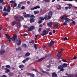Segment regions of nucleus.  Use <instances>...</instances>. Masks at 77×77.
Returning a JSON list of instances; mask_svg holds the SVG:
<instances>
[{
  "instance_id": "f257e3e1",
  "label": "nucleus",
  "mask_w": 77,
  "mask_h": 77,
  "mask_svg": "<svg viewBox=\"0 0 77 77\" xmlns=\"http://www.w3.org/2000/svg\"><path fill=\"white\" fill-rule=\"evenodd\" d=\"M67 66H68L67 64L64 63L63 64L62 66L61 65L59 66L58 67V69H60V71L63 72L65 71V69H63V68H66L67 67Z\"/></svg>"
},
{
  "instance_id": "f03ea898",
  "label": "nucleus",
  "mask_w": 77,
  "mask_h": 77,
  "mask_svg": "<svg viewBox=\"0 0 77 77\" xmlns=\"http://www.w3.org/2000/svg\"><path fill=\"white\" fill-rule=\"evenodd\" d=\"M17 35H13V37L12 39V38H9L7 39V41H8V42H11V39H12V41L17 42L18 39H17Z\"/></svg>"
},
{
  "instance_id": "7ed1b4c3",
  "label": "nucleus",
  "mask_w": 77,
  "mask_h": 77,
  "mask_svg": "<svg viewBox=\"0 0 77 77\" xmlns=\"http://www.w3.org/2000/svg\"><path fill=\"white\" fill-rule=\"evenodd\" d=\"M60 18L62 19V20H64L65 23H69V21H71V20L67 18V16L66 15L61 16Z\"/></svg>"
},
{
  "instance_id": "20e7f679",
  "label": "nucleus",
  "mask_w": 77,
  "mask_h": 77,
  "mask_svg": "<svg viewBox=\"0 0 77 77\" xmlns=\"http://www.w3.org/2000/svg\"><path fill=\"white\" fill-rule=\"evenodd\" d=\"M23 27L25 29H28V30L29 32H30V31H32L33 30H34L35 29V27L33 26H32L30 27H28L26 25H24Z\"/></svg>"
},
{
  "instance_id": "39448f33",
  "label": "nucleus",
  "mask_w": 77,
  "mask_h": 77,
  "mask_svg": "<svg viewBox=\"0 0 77 77\" xmlns=\"http://www.w3.org/2000/svg\"><path fill=\"white\" fill-rule=\"evenodd\" d=\"M63 51V49H62L60 52H59L58 53L57 55V57H58L57 58L58 60H60V59H61V56H62V54L61 53H62Z\"/></svg>"
},
{
  "instance_id": "423d86ee",
  "label": "nucleus",
  "mask_w": 77,
  "mask_h": 77,
  "mask_svg": "<svg viewBox=\"0 0 77 77\" xmlns=\"http://www.w3.org/2000/svg\"><path fill=\"white\" fill-rule=\"evenodd\" d=\"M50 16H51L49 15H48V16L47 14H46L45 15V17H44V18L45 20L47 21L49 19H50L51 18V17Z\"/></svg>"
},
{
  "instance_id": "0eeeda50",
  "label": "nucleus",
  "mask_w": 77,
  "mask_h": 77,
  "mask_svg": "<svg viewBox=\"0 0 77 77\" xmlns=\"http://www.w3.org/2000/svg\"><path fill=\"white\" fill-rule=\"evenodd\" d=\"M48 34V32L47 31H46V30H45L42 32V33L40 34L42 36H45V35H47Z\"/></svg>"
},
{
  "instance_id": "6e6552de",
  "label": "nucleus",
  "mask_w": 77,
  "mask_h": 77,
  "mask_svg": "<svg viewBox=\"0 0 77 77\" xmlns=\"http://www.w3.org/2000/svg\"><path fill=\"white\" fill-rule=\"evenodd\" d=\"M54 41L53 40H51L50 43H49L48 46L49 47H50L51 46H53V45H54Z\"/></svg>"
},
{
  "instance_id": "1a4fd4ad",
  "label": "nucleus",
  "mask_w": 77,
  "mask_h": 77,
  "mask_svg": "<svg viewBox=\"0 0 77 77\" xmlns=\"http://www.w3.org/2000/svg\"><path fill=\"white\" fill-rule=\"evenodd\" d=\"M11 9V6H8L7 7V8L6 9V11L8 12H10V10Z\"/></svg>"
},
{
  "instance_id": "9d476101",
  "label": "nucleus",
  "mask_w": 77,
  "mask_h": 77,
  "mask_svg": "<svg viewBox=\"0 0 77 77\" xmlns=\"http://www.w3.org/2000/svg\"><path fill=\"white\" fill-rule=\"evenodd\" d=\"M52 75L53 77H57V75L56 73V72L52 73Z\"/></svg>"
},
{
  "instance_id": "9b49d317",
  "label": "nucleus",
  "mask_w": 77,
  "mask_h": 77,
  "mask_svg": "<svg viewBox=\"0 0 77 77\" xmlns=\"http://www.w3.org/2000/svg\"><path fill=\"white\" fill-rule=\"evenodd\" d=\"M5 52V50L4 49L1 50L0 51V54H3Z\"/></svg>"
},
{
  "instance_id": "f8f14e48",
  "label": "nucleus",
  "mask_w": 77,
  "mask_h": 77,
  "mask_svg": "<svg viewBox=\"0 0 77 77\" xmlns=\"http://www.w3.org/2000/svg\"><path fill=\"white\" fill-rule=\"evenodd\" d=\"M17 26L18 28V29H20L21 27V24H20V23H18L17 24Z\"/></svg>"
},
{
  "instance_id": "ddd939ff",
  "label": "nucleus",
  "mask_w": 77,
  "mask_h": 77,
  "mask_svg": "<svg viewBox=\"0 0 77 77\" xmlns=\"http://www.w3.org/2000/svg\"><path fill=\"white\" fill-rule=\"evenodd\" d=\"M5 70H6L5 71V72L6 73H8L10 71V70H9V69H8V68H4V69Z\"/></svg>"
},
{
  "instance_id": "4468645a",
  "label": "nucleus",
  "mask_w": 77,
  "mask_h": 77,
  "mask_svg": "<svg viewBox=\"0 0 77 77\" xmlns=\"http://www.w3.org/2000/svg\"><path fill=\"white\" fill-rule=\"evenodd\" d=\"M24 18H29L30 15L29 14H26L23 15Z\"/></svg>"
},
{
  "instance_id": "2eb2a0df",
  "label": "nucleus",
  "mask_w": 77,
  "mask_h": 77,
  "mask_svg": "<svg viewBox=\"0 0 77 77\" xmlns=\"http://www.w3.org/2000/svg\"><path fill=\"white\" fill-rule=\"evenodd\" d=\"M14 18L16 19V21H20V19L19 18V17H18L15 16Z\"/></svg>"
},
{
  "instance_id": "dca6fc26",
  "label": "nucleus",
  "mask_w": 77,
  "mask_h": 77,
  "mask_svg": "<svg viewBox=\"0 0 77 77\" xmlns=\"http://www.w3.org/2000/svg\"><path fill=\"white\" fill-rule=\"evenodd\" d=\"M26 74L28 76L30 75V76H34L35 75H34V74L26 72Z\"/></svg>"
},
{
  "instance_id": "f3484780",
  "label": "nucleus",
  "mask_w": 77,
  "mask_h": 77,
  "mask_svg": "<svg viewBox=\"0 0 77 77\" xmlns=\"http://www.w3.org/2000/svg\"><path fill=\"white\" fill-rule=\"evenodd\" d=\"M35 21V19L33 18H31L30 19V23H33Z\"/></svg>"
},
{
  "instance_id": "a211bd4d",
  "label": "nucleus",
  "mask_w": 77,
  "mask_h": 77,
  "mask_svg": "<svg viewBox=\"0 0 77 77\" xmlns=\"http://www.w3.org/2000/svg\"><path fill=\"white\" fill-rule=\"evenodd\" d=\"M21 43V41L19 40L17 42V44L18 45H20V44Z\"/></svg>"
},
{
  "instance_id": "6ab92c4d",
  "label": "nucleus",
  "mask_w": 77,
  "mask_h": 77,
  "mask_svg": "<svg viewBox=\"0 0 77 77\" xmlns=\"http://www.w3.org/2000/svg\"><path fill=\"white\" fill-rule=\"evenodd\" d=\"M30 55V53L29 52H27L25 54V56H26L28 57V56H29Z\"/></svg>"
},
{
  "instance_id": "aec40b11",
  "label": "nucleus",
  "mask_w": 77,
  "mask_h": 77,
  "mask_svg": "<svg viewBox=\"0 0 77 77\" xmlns=\"http://www.w3.org/2000/svg\"><path fill=\"white\" fill-rule=\"evenodd\" d=\"M48 15H49L50 16H51L53 15V12L52 11H50L48 12Z\"/></svg>"
},
{
  "instance_id": "412c9836",
  "label": "nucleus",
  "mask_w": 77,
  "mask_h": 77,
  "mask_svg": "<svg viewBox=\"0 0 77 77\" xmlns=\"http://www.w3.org/2000/svg\"><path fill=\"white\" fill-rule=\"evenodd\" d=\"M34 48H35V50H37V48H38V46L36 45V44L35 43L34 44Z\"/></svg>"
},
{
  "instance_id": "4be33fe9",
  "label": "nucleus",
  "mask_w": 77,
  "mask_h": 77,
  "mask_svg": "<svg viewBox=\"0 0 77 77\" xmlns=\"http://www.w3.org/2000/svg\"><path fill=\"white\" fill-rule=\"evenodd\" d=\"M5 35H6L5 37L7 38H8V39H9V38H11V37H10V36H9V34H5Z\"/></svg>"
},
{
  "instance_id": "5701e85b",
  "label": "nucleus",
  "mask_w": 77,
  "mask_h": 77,
  "mask_svg": "<svg viewBox=\"0 0 77 77\" xmlns=\"http://www.w3.org/2000/svg\"><path fill=\"white\" fill-rule=\"evenodd\" d=\"M44 59V58H41L40 59L38 60L37 61L38 62H41V61H42V60H43Z\"/></svg>"
},
{
  "instance_id": "b1692460",
  "label": "nucleus",
  "mask_w": 77,
  "mask_h": 77,
  "mask_svg": "<svg viewBox=\"0 0 77 77\" xmlns=\"http://www.w3.org/2000/svg\"><path fill=\"white\" fill-rule=\"evenodd\" d=\"M74 76V75L73 74H69L68 75V77H72Z\"/></svg>"
},
{
  "instance_id": "393cba45",
  "label": "nucleus",
  "mask_w": 77,
  "mask_h": 77,
  "mask_svg": "<svg viewBox=\"0 0 77 77\" xmlns=\"http://www.w3.org/2000/svg\"><path fill=\"white\" fill-rule=\"evenodd\" d=\"M57 8L58 10L60 9H61V6L60 5H57Z\"/></svg>"
},
{
  "instance_id": "a878e982",
  "label": "nucleus",
  "mask_w": 77,
  "mask_h": 77,
  "mask_svg": "<svg viewBox=\"0 0 77 77\" xmlns=\"http://www.w3.org/2000/svg\"><path fill=\"white\" fill-rule=\"evenodd\" d=\"M52 24H53V23L52 22H50L48 24V27H51L52 26Z\"/></svg>"
},
{
  "instance_id": "bb28decb",
  "label": "nucleus",
  "mask_w": 77,
  "mask_h": 77,
  "mask_svg": "<svg viewBox=\"0 0 77 77\" xmlns=\"http://www.w3.org/2000/svg\"><path fill=\"white\" fill-rule=\"evenodd\" d=\"M63 41H68V39L67 38L65 37L63 38Z\"/></svg>"
},
{
  "instance_id": "cd10ccee",
  "label": "nucleus",
  "mask_w": 77,
  "mask_h": 77,
  "mask_svg": "<svg viewBox=\"0 0 77 77\" xmlns=\"http://www.w3.org/2000/svg\"><path fill=\"white\" fill-rule=\"evenodd\" d=\"M24 68V65L23 64L20 65L19 66V68Z\"/></svg>"
},
{
  "instance_id": "c85d7f7f",
  "label": "nucleus",
  "mask_w": 77,
  "mask_h": 77,
  "mask_svg": "<svg viewBox=\"0 0 77 77\" xmlns=\"http://www.w3.org/2000/svg\"><path fill=\"white\" fill-rule=\"evenodd\" d=\"M51 55V54H48L45 55V57H47L50 56Z\"/></svg>"
},
{
  "instance_id": "c756f323",
  "label": "nucleus",
  "mask_w": 77,
  "mask_h": 77,
  "mask_svg": "<svg viewBox=\"0 0 77 77\" xmlns=\"http://www.w3.org/2000/svg\"><path fill=\"white\" fill-rule=\"evenodd\" d=\"M5 67L7 68H9V69H11V66L9 65H7L5 66Z\"/></svg>"
},
{
  "instance_id": "7c9ffc66",
  "label": "nucleus",
  "mask_w": 77,
  "mask_h": 77,
  "mask_svg": "<svg viewBox=\"0 0 77 77\" xmlns=\"http://www.w3.org/2000/svg\"><path fill=\"white\" fill-rule=\"evenodd\" d=\"M15 24H16V21H14L12 23V25L13 26H14Z\"/></svg>"
},
{
  "instance_id": "2f4dec72",
  "label": "nucleus",
  "mask_w": 77,
  "mask_h": 77,
  "mask_svg": "<svg viewBox=\"0 0 77 77\" xmlns=\"http://www.w3.org/2000/svg\"><path fill=\"white\" fill-rule=\"evenodd\" d=\"M8 13H7L6 12H4L3 14V15L4 16H6V15H8Z\"/></svg>"
},
{
  "instance_id": "473e14b6",
  "label": "nucleus",
  "mask_w": 77,
  "mask_h": 77,
  "mask_svg": "<svg viewBox=\"0 0 77 77\" xmlns=\"http://www.w3.org/2000/svg\"><path fill=\"white\" fill-rule=\"evenodd\" d=\"M21 4H23V5H26V2L24 1L20 2Z\"/></svg>"
},
{
  "instance_id": "72a5a7b5",
  "label": "nucleus",
  "mask_w": 77,
  "mask_h": 77,
  "mask_svg": "<svg viewBox=\"0 0 77 77\" xmlns=\"http://www.w3.org/2000/svg\"><path fill=\"white\" fill-rule=\"evenodd\" d=\"M46 32H50V30H51V29H50V28H48L46 29Z\"/></svg>"
},
{
  "instance_id": "f704fd0d",
  "label": "nucleus",
  "mask_w": 77,
  "mask_h": 77,
  "mask_svg": "<svg viewBox=\"0 0 77 77\" xmlns=\"http://www.w3.org/2000/svg\"><path fill=\"white\" fill-rule=\"evenodd\" d=\"M2 3V5H5V2H3V0H0V3L1 2Z\"/></svg>"
},
{
  "instance_id": "c9c22d12",
  "label": "nucleus",
  "mask_w": 77,
  "mask_h": 77,
  "mask_svg": "<svg viewBox=\"0 0 77 77\" xmlns=\"http://www.w3.org/2000/svg\"><path fill=\"white\" fill-rule=\"evenodd\" d=\"M22 46L24 48H26L27 47V45L26 44H23L22 45Z\"/></svg>"
},
{
  "instance_id": "e433bc0d",
  "label": "nucleus",
  "mask_w": 77,
  "mask_h": 77,
  "mask_svg": "<svg viewBox=\"0 0 77 77\" xmlns=\"http://www.w3.org/2000/svg\"><path fill=\"white\" fill-rule=\"evenodd\" d=\"M20 20H24V17H23V16H20Z\"/></svg>"
},
{
  "instance_id": "4c0bfd02",
  "label": "nucleus",
  "mask_w": 77,
  "mask_h": 77,
  "mask_svg": "<svg viewBox=\"0 0 77 77\" xmlns=\"http://www.w3.org/2000/svg\"><path fill=\"white\" fill-rule=\"evenodd\" d=\"M35 9H39V8H40V7L38 5H37L36 7H35Z\"/></svg>"
},
{
  "instance_id": "58836bf2",
  "label": "nucleus",
  "mask_w": 77,
  "mask_h": 77,
  "mask_svg": "<svg viewBox=\"0 0 77 77\" xmlns=\"http://www.w3.org/2000/svg\"><path fill=\"white\" fill-rule=\"evenodd\" d=\"M39 11H35L34 12V14H38V13H39Z\"/></svg>"
},
{
  "instance_id": "ea45409f",
  "label": "nucleus",
  "mask_w": 77,
  "mask_h": 77,
  "mask_svg": "<svg viewBox=\"0 0 77 77\" xmlns=\"http://www.w3.org/2000/svg\"><path fill=\"white\" fill-rule=\"evenodd\" d=\"M61 60H62V61L64 62H67V61L65 59H63Z\"/></svg>"
},
{
  "instance_id": "a19ab883",
  "label": "nucleus",
  "mask_w": 77,
  "mask_h": 77,
  "mask_svg": "<svg viewBox=\"0 0 77 77\" xmlns=\"http://www.w3.org/2000/svg\"><path fill=\"white\" fill-rule=\"evenodd\" d=\"M71 21H72V23L74 25H75V21H74L73 20H71Z\"/></svg>"
},
{
  "instance_id": "79ce46f5",
  "label": "nucleus",
  "mask_w": 77,
  "mask_h": 77,
  "mask_svg": "<svg viewBox=\"0 0 77 77\" xmlns=\"http://www.w3.org/2000/svg\"><path fill=\"white\" fill-rule=\"evenodd\" d=\"M10 3H12L13 4V3H15V1H11L10 2Z\"/></svg>"
},
{
  "instance_id": "37998d69",
  "label": "nucleus",
  "mask_w": 77,
  "mask_h": 77,
  "mask_svg": "<svg viewBox=\"0 0 77 77\" xmlns=\"http://www.w3.org/2000/svg\"><path fill=\"white\" fill-rule=\"evenodd\" d=\"M30 17H31V18H35V16L33 15H32L30 16Z\"/></svg>"
},
{
  "instance_id": "c03bdc74",
  "label": "nucleus",
  "mask_w": 77,
  "mask_h": 77,
  "mask_svg": "<svg viewBox=\"0 0 77 77\" xmlns=\"http://www.w3.org/2000/svg\"><path fill=\"white\" fill-rule=\"evenodd\" d=\"M57 25H55L54 26V29H57Z\"/></svg>"
},
{
  "instance_id": "a18cd8bd",
  "label": "nucleus",
  "mask_w": 77,
  "mask_h": 77,
  "mask_svg": "<svg viewBox=\"0 0 77 77\" xmlns=\"http://www.w3.org/2000/svg\"><path fill=\"white\" fill-rule=\"evenodd\" d=\"M17 3L15 2H14V7H17Z\"/></svg>"
},
{
  "instance_id": "49530a36",
  "label": "nucleus",
  "mask_w": 77,
  "mask_h": 77,
  "mask_svg": "<svg viewBox=\"0 0 77 77\" xmlns=\"http://www.w3.org/2000/svg\"><path fill=\"white\" fill-rule=\"evenodd\" d=\"M18 8H21V5L20 4H18V6H17Z\"/></svg>"
},
{
  "instance_id": "de8ad7c7",
  "label": "nucleus",
  "mask_w": 77,
  "mask_h": 77,
  "mask_svg": "<svg viewBox=\"0 0 77 77\" xmlns=\"http://www.w3.org/2000/svg\"><path fill=\"white\" fill-rule=\"evenodd\" d=\"M50 0H44V1L45 2H47V3H48L50 2Z\"/></svg>"
},
{
  "instance_id": "09e8293b",
  "label": "nucleus",
  "mask_w": 77,
  "mask_h": 77,
  "mask_svg": "<svg viewBox=\"0 0 77 77\" xmlns=\"http://www.w3.org/2000/svg\"><path fill=\"white\" fill-rule=\"evenodd\" d=\"M8 75L10 76H12L13 75V73H9Z\"/></svg>"
},
{
  "instance_id": "8fccbe9b",
  "label": "nucleus",
  "mask_w": 77,
  "mask_h": 77,
  "mask_svg": "<svg viewBox=\"0 0 77 77\" xmlns=\"http://www.w3.org/2000/svg\"><path fill=\"white\" fill-rule=\"evenodd\" d=\"M34 9H35V7H34V8H30V10L31 11H33V10H34Z\"/></svg>"
},
{
  "instance_id": "3c124183",
  "label": "nucleus",
  "mask_w": 77,
  "mask_h": 77,
  "mask_svg": "<svg viewBox=\"0 0 77 77\" xmlns=\"http://www.w3.org/2000/svg\"><path fill=\"white\" fill-rule=\"evenodd\" d=\"M23 36L24 37H25V36H27V35H28V34H23Z\"/></svg>"
},
{
  "instance_id": "603ef678",
  "label": "nucleus",
  "mask_w": 77,
  "mask_h": 77,
  "mask_svg": "<svg viewBox=\"0 0 77 77\" xmlns=\"http://www.w3.org/2000/svg\"><path fill=\"white\" fill-rule=\"evenodd\" d=\"M3 11H6V7H4Z\"/></svg>"
},
{
  "instance_id": "864d4df0",
  "label": "nucleus",
  "mask_w": 77,
  "mask_h": 77,
  "mask_svg": "<svg viewBox=\"0 0 77 77\" xmlns=\"http://www.w3.org/2000/svg\"><path fill=\"white\" fill-rule=\"evenodd\" d=\"M41 23H42V20H40L38 21V24H41Z\"/></svg>"
},
{
  "instance_id": "5fc2aeb1",
  "label": "nucleus",
  "mask_w": 77,
  "mask_h": 77,
  "mask_svg": "<svg viewBox=\"0 0 77 77\" xmlns=\"http://www.w3.org/2000/svg\"><path fill=\"white\" fill-rule=\"evenodd\" d=\"M40 19L42 21H44V17H40Z\"/></svg>"
},
{
  "instance_id": "6e6d98bb",
  "label": "nucleus",
  "mask_w": 77,
  "mask_h": 77,
  "mask_svg": "<svg viewBox=\"0 0 77 77\" xmlns=\"http://www.w3.org/2000/svg\"><path fill=\"white\" fill-rule=\"evenodd\" d=\"M29 43L30 44L31 43L32 44H33V40H32L31 41L29 42Z\"/></svg>"
},
{
  "instance_id": "4d7b16f0",
  "label": "nucleus",
  "mask_w": 77,
  "mask_h": 77,
  "mask_svg": "<svg viewBox=\"0 0 77 77\" xmlns=\"http://www.w3.org/2000/svg\"><path fill=\"white\" fill-rule=\"evenodd\" d=\"M51 62H52V60H50L49 62V64L51 65Z\"/></svg>"
},
{
  "instance_id": "13d9d810",
  "label": "nucleus",
  "mask_w": 77,
  "mask_h": 77,
  "mask_svg": "<svg viewBox=\"0 0 77 77\" xmlns=\"http://www.w3.org/2000/svg\"><path fill=\"white\" fill-rule=\"evenodd\" d=\"M51 66H51V65H47L46 66V68H50V67H51Z\"/></svg>"
},
{
  "instance_id": "bf43d9fd",
  "label": "nucleus",
  "mask_w": 77,
  "mask_h": 77,
  "mask_svg": "<svg viewBox=\"0 0 77 77\" xmlns=\"http://www.w3.org/2000/svg\"><path fill=\"white\" fill-rule=\"evenodd\" d=\"M46 46L45 45H44L42 46V48H46Z\"/></svg>"
},
{
  "instance_id": "052dcab7",
  "label": "nucleus",
  "mask_w": 77,
  "mask_h": 77,
  "mask_svg": "<svg viewBox=\"0 0 77 77\" xmlns=\"http://www.w3.org/2000/svg\"><path fill=\"white\" fill-rule=\"evenodd\" d=\"M24 9H25V7L23 6L21 7V9L23 10Z\"/></svg>"
},
{
  "instance_id": "680f3d73",
  "label": "nucleus",
  "mask_w": 77,
  "mask_h": 77,
  "mask_svg": "<svg viewBox=\"0 0 77 77\" xmlns=\"http://www.w3.org/2000/svg\"><path fill=\"white\" fill-rule=\"evenodd\" d=\"M26 62V60H24L22 61V63H25V62Z\"/></svg>"
},
{
  "instance_id": "e2e57ef3",
  "label": "nucleus",
  "mask_w": 77,
  "mask_h": 77,
  "mask_svg": "<svg viewBox=\"0 0 77 77\" xmlns=\"http://www.w3.org/2000/svg\"><path fill=\"white\" fill-rule=\"evenodd\" d=\"M67 23H66V22H64L63 23V24L64 26H66V25H67Z\"/></svg>"
},
{
  "instance_id": "0e129e2a",
  "label": "nucleus",
  "mask_w": 77,
  "mask_h": 77,
  "mask_svg": "<svg viewBox=\"0 0 77 77\" xmlns=\"http://www.w3.org/2000/svg\"><path fill=\"white\" fill-rule=\"evenodd\" d=\"M42 73H46L47 72L46 71H44V70H42Z\"/></svg>"
},
{
  "instance_id": "69168bd1",
  "label": "nucleus",
  "mask_w": 77,
  "mask_h": 77,
  "mask_svg": "<svg viewBox=\"0 0 77 77\" xmlns=\"http://www.w3.org/2000/svg\"><path fill=\"white\" fill-rule=\"evenodd\" d=\"M65 9L66 10H68V7H65Z\"/></svg>"
},
{
  "instance_id": "338daca9",
  "label": "nucleus",
  "mask_w": 77,
  "mask_h": 77,
  "mask_svg": "<svg viewBox=\"0 0 77 77\" xmlns=\"http://www.w3.org/2000/svg\"><path fill=\"white\" fill-rule=\"evenodd\" d=\"M46 74H48V75H50V73L48 72H46Z\"/></svg>"
},
{
  "instance_id": "774afa93",
  "label": "nucleus",
  "mask_w": 77,
  "mask_h": 77,
  "mask_svg": "<svg viewBox=\"0 0 77 77\" xmlns=\"http://www.w3.org/2000/svg\"><path fill=\"white\" fill-rule=\"evenodd\" d=\"M2 77H7V76H6V75H4L2 76Z\"/></svg>"
}]
</instances>
